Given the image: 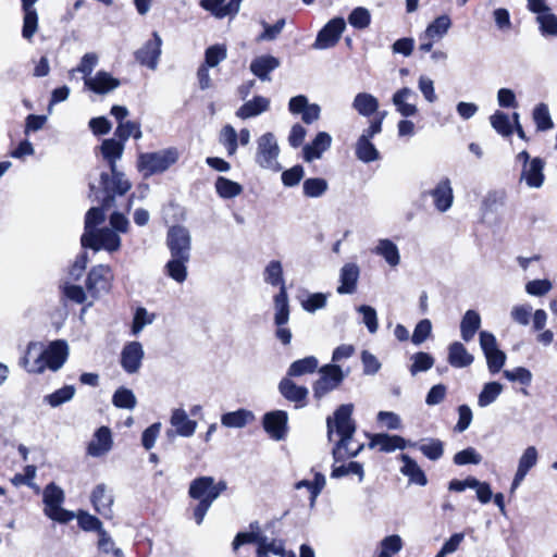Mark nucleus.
I'll use <instances>...</instances> for the list:
<instances>
[{
  "label": "nucleus",
  "mask_w": 557,
  "mask_h": 557,
  "mask_svg": "<svg viewBox=\"0 0 557 557\" xmlns=\"http://www.w3.org/2000/svg\"><path fill=\"white\" fill-rule=\"evenodd\" d=\"M352 411V404L341 405L333 416L326 419L327 440L333 442L334 435L338 436L332 449L336 462L356 457L364 448V444L354 437L357 426L351 417Z\"/></svg>",
  "instance_id": "1"
},
{
  "label": "nucleus",
  "mask_w": 557,
  "mask_h": 557,
  "mask_svg": "<svg viewBox=\"0 0 557 557\" xmlns=\"http://www.w3.org/2000/svg\"><path fill=\"white\" fill-rule=\"evenodd\" d=\"M166 245L171 259L166 262L164 271L177 283H183L187 277V263L190 260L191 235L189 230L183 225L170 227Z\"/></svg>",
  "instance_id": "2"
},
{
  "label": "nucleus",
  "mask_w": 557,
  "mask_h": 557,
  "mask_svg": "<svg viewBox=\"0 0 557 557\" xmlns=\"http://www.w3.org/2000/svg\"><path fill=\"white\" fill-rule=\"evenodd\" d=\"M69 347L64 341L52 342L47 349L30 342L21 363L30 373H42L46 369L58 371L66 361Z\"/></svg>",
  "instance_id": "3"
},
{
  "label": "nucleus",
  "mask_w": 557,
  "mask_h": 557,
  "mask_svg": "<svg viewBox=\"0 0 557 557\" xmlns=\"http://www.w3.org/2000/svg\"><path fill=\"white\" fill-rule=\"evenodd\" d=\"M176 148H166L154 152H144L138 156L137 169L144 177L163 173L178 160Z\"/></svg>",
  "instance_id": "4"
},
{
  "label": "nucleus",
  "mask_w": 557,
  "mask_h": 557,
  "mask_svg": "<svg viewBox=\"0 0 557 557\" xmlns=\"http://www.w3.org/2000/svg\"><path fill=\"white\" fill-rule=\"evenodd\" d=\"M64 492L54 483H49L42 493V502L45 504V515L59 523H66L74 518V513L62 508L64 502Z\"/></svg>",
  "instance_id": "5"
},
{
  "label": "nucleus",
  "mask_w": 557,
  "mask_h": 557,
  "mask_svg": "<svg viewBox=\"0 0 557 557\" xmlns=\"http://www.w3.org/2000/svg\"><path fill=\"white\" fill-rule=\"evenodd\" d=\"M278 154L280 147L273 133L268 132L257 139L255 161L260 168L272 172L281 171Z\"/></svg>",
  "instance_id": "6"
},
{
  "label": "nucleus",
  "mask_w": 557,
  "mask_h": 557,
  "mask_svg": "<svg viewBox=\"0 0 557 557\" xmlns=\"http://www.w3.org/2000/svg\"><path fill=\"white\" fill-rule=\"evenodd\" d=\"M227 488L225 481H215L213 476H199L194 479L188 488V495L198 502H209L213 504L215 499Z\"/></svg>",
  "instance_id": "7"
},
{
  "label": "nucleus",
  "mask_w": 557,
  "mask_h": 557,
  "mask_svg": "<svg viewBox=\"0 0 557 557\" xmlns=\"http://www.w3.org/2000/svg\"><path fill=\"white\" fill-rule=\"evenodd\" d=\"M84 248H91L95 251L100 249L109 252L117 251L121 247V238L115 231L102 227L95 232L84 233L81 238Z\"/></svg>",
  "instance_id": "8"
},
{
  "label": "nucleus",
  "mask_w": 557,
  "mask_h": 557,
  "mask_svg": "<svg viewBox=\"0 0 557 557\" xmlns=\"http://www.w3.org/2000/svg\"><path fill=\"white\" fill-rule=\"evenodd\" d=\"M320 379L313 384V396L321 399L327 393L337 388L346 374L337 364H325L319 370Z\"/></svg>",
  "instance_id": "9"
},
{
  "label": "nucleus",
  "mask_w": 557,
  "mask_h": 557,
  "mask_svg": "<svg viewBox=\"0 0 557 557\" xmlns=\"http://www.w3.org/2000/svg\"><path fill=\"white\" fill-rule=\"evenodd\" d=\"M110 171L112 174L111 178L108 173L102 172L100 174L101 186L103 190L107 193V195L102 199V205L104 208H110L114 201V197L110 193L124 195L132 187V184L125 177L124 173L119 171L117 168H114V170Z\"/></svg>",
  "instance_id": "10"
},
{
  "label": "nucleus",
  "mask_w": 557,
  "mask_h": 557,
  "mask_svg": "<svg viewBox=\"0 0 557 557\" xmlns=\"http://www.w3.org/2000/svg\"><path fill=\"white\" fill-rule=\"evenodd\" d=\"M112 278L110 267L103 264L94 267L88 273L86 288L91 297L97 298L110 290Z\"/></svg>",
  "instance_id": "11"
},
{
  "label": "nucleus",
  "mask_w": 557,
  "mask_h": 557,
  "mask_svg": "<svg viewBox=\"0 0 557 557\" xmlns=\"http://www.w3.org/2000/svg\"><path fill=\"white\" fill-rule=\"evenodd\" d=\"M346 28L343 17H335L329 21L324 27L318 33L313 48L323 50L334 47Z\"/></svg>",
  "instance_id": "12"
},
{
  "label": "nucleus",
  "mask_w": 557,
  "mask_h": 557,
  "mask_svg": "<svg viewBox=\"0 0 557 557\" xmlns=\"http://www.w3.org/2000/svg\"><path fill=\"white\" fill-rule=\"evenodd\" d=\"M170 423L174 430H168L166 436L173 438L175 434L183 437H190L195 434L197 422L189 419L187 412L183 408L172 410Z\"/></svg>",
  "instance_id": "13"
},
{
  "label": "nucleus",
  "mask_w": 557,
  "mask_h": 557,
  "mask_svg": "<svg viewBox=\"0 0 557 557\" xmlns=\"http://www.w3.org/2000/svg\"><path fill=\"white\" fill-rule=\"evenodd\" d=\"M144 357L143 345L136 341L129 342L121 351V367L128 374L137 373L141 368Z\"/></svg>",
  "instance_id": "14"
},
{
  "label": "nucleus",
  "mask_w": 557,
  "mask_h": 557,
  "mask_svg": "<svg viewBox=\"0 0 557 557\" xmlns=\"http://www.w3.org/2000/svg\"><path fill=\"white\" fill-rule=\"evenodd\" d=\"M424 194L432 197L434 207L438 212L444 213L453 206L454 193L451 182L448 177L442 178L433 189L425 191Z\"/></svg>",
  "instance_id": "15"
},
{
  "label": "nucleus",
  "mask_w": 557,
  "mask_h": 557,
  "mask_svg": "<svg viewBox=\"0 0 557 557\" xmlns=\"http://www.w3.org/2000/svg\"><path fill=\"white\" fill-rule=\"evenodd\" d=\"M84 85L97 95H107L120 87L121 82L106 71H98L92 77H85Z\"/></svg>",
  "instance_id": "16"
},
{
  "label": "nucleus",
  "mask_w": 557,
  "mask_h": 557,
  "mask_svg": "<svg viewBox=\"0 0 557 557\" xmlns=\"http://www.w3.org/2000/svg\"><path fill=\"white\" fill-rule=\"evenodd\" d=\"M263 428L271 438L275 441L284 440L287 433V413L283 410L265 413Z\"/></svg>",
  "instance_id": "17"
},
{
  "label": "nucleus",
  "mask_w": 557,
  "mask_h": 557,
  "mask_svg": "<svg viewBox=\"0 0 557 557\" xmlns=\"http://www.w3.org/2000/svg\"><path fill=\"white\" fill-rule=\"evenodd\" d=\"M90 499L98 513L106 519H112L114 497L106 484L100 483L96 485L91 492Z\"/></svg>",
  "instance_id": "18"
},
{
  "label": "nucleus",
  "mask_w": 557,
  "mask_h": 557,
  "mask_svg": "<svg viewBox=\"0 0 557 557\" xmlns=\"http://www.w3.org/2000/svg\"><path fill=\"white\" fill-rule=\"evenodd\" d=\"M153 39L147 41L137 52L136 60L143 64L148 66L151 70H154L158 65V60L161 54V45L162 39L157 32L152 34Z\"/></svg>",
  "instance_id": "19"
},
{
  "label": "nucleus",
  "mask_w": 557,
  "mask_h": 557,
  "mask_svg": "<svg viewBox=\"0 0 557 557\" xmlns=\"http://www.w3.org/2000/svg\"><path fill=\"white\" fill-rule=\"evenodd\" d=\"M539 453L535 446H528L518 460V467L513 476L510 491L513 492L525 479L529 471L537 463Z\"/></svg>",
  "instance_id": "20"
},
{
  "label": "nucleus",
  "mask_w": 557,
  "mask_h": 557,
  "mask_svg": "<svg viewBox=\"0 0 557 557\" xmlns=\"http://www.w3.org/2000/svg\"><path fill=\"white\" fill-rule=\"evenodd\" d=\"M409 446H417L416 443L405 440L399 435L379 433L371 436L370 448L379 447L381 451L392 453L396 449H405Z\"/></svg>",
  "instance_id": "21"
},
{
  "label": "nucleus",
  "mask_w": 557,
  "mask_h": 557,
  "mask_svg": "<svg viewBox=\"0 0 557 557\" xmlns=\"http://www.w3.org/2000/svg\"><path fill=\"white\" fill-rule=\"evenodd\" d=\"M113 446L112 433L108 426L99 428L87 446V454L91 457H101L108 454Z\"/></svg>",
  "instance_id": "22"
},
{
  "label": "nucleus",
  "mask_w": 557,
  "mask_h": 557,
  "mask_svg": "<svg viewBox=\"0 0 557 557\" xmlns=\"http://www.w3.org/2000/svg\"><path fill=\"white\" fill-rule=\"evenodd\" d=\"M360 268L354 262L345 263L339 270V285L336 292L339 295L354 294L357 289Z\"/></svg>",
  "instance_id": "23"
},
{
  "label": "nucleus",
  "mask_w": 557,
  "mask_h": 557,
  "mask_svg": "<svg viewBox=\"0 0 557 557\" xmlns=\"http://www.w3.org/2000/svg\"><path fill=\"white\" fill-rule=\"evenodd\" d=\"M278 391L285 399L295 403L296 408H302L306 406V399L309 394L308 388L297 385L289 377L281 380Z\"/></svg>",
  "instance_id": "24"
},
{
  "label": "nucleus",
  "mask_w": 557,
  "mask_h": 557,
  "mask_svg": "<svg viewBox=\"0 0 557 557\" xmlns=\"http://www.w3.org/2000/svg\"><path fill=\"white\" fill-rule=\"evenodd\" d=\"M23 16L22 37L28 41H32L34 35L38 30V13L35 9V3L38 0H21Z\"/></svg>",
  "instance_id": "25"
},
{
  "label": "nucleus",
  "mask_w": 557,
  "mask_h": 557,
  "mask_svg": "<svg viewBox=\"0 0 557 557\" xmlns=\"http://www.w3.org/2000/svg\"><path fill=\"white\" fill-rule=\"evenodd\" d=\"M281 65L277 58L270 54H262L255 58L250 63V71L262 82L271 81L270 73Z\"/></svg>",
  "instance_id": "26"
},
{
  "label": "nucleus",
  "mask_w": 557,
  "mask_h": 557,
  "mask_svg": "<svg viewBox=\"0 0 557 557\" xmlns=\"http://www.w3.org/2000/svg\"><path fill=\"white\" fill-rule=\"evenodd\" d=\"M544 161L540 158H534L530 164L522 166L520 180L531 188H540L544 183Z\"/></svg>",
  "instance_id": "27"
},
{
  "label": "nucleus",
  "mask_w": 557,
  "mask_h": 557,
  "mask_svg": "<svg viewBox=\"0 0 557 557\" xmlns=\"http://www.w3.org/2000/svg\"><path fill=\"white\" fill-rule=\"evenodd\" d=\"M332 144V137L326 132H320L315 138L304 147V158L306 161L311 162L320 159L324 151H326Z\"/></svg>",
  "instance_id": "28"
},
{
  "label": "nucleus",
  "mask_w": 557,
  "mask_h": 557,
  "mask_svg": "<svg viewBox=\"0 0 557 557\" xmlns=\"http://www.w3.org/2000/svg\"><path fill=\"white\" fill-rule=\"evenodd\" d=\"M399 458L403 461L400 472L409 479V482L420 486L426 485V475L417 461L406 454H401Z\"/></svg>",
  "instance_id": "29"
},
{
  "label": "nucleus",
  "mask_w": 557,
  "mask_h": 557,
  "mask_svg": "<svg viewBox=\"0 0 557 557\" xmlns=\"http://www.w3.org/2000/svg\"><path fill=\"white\" fill-rule=\"evenodd\" d=\"M411 97H414L413 90L409 87H404L398 89L392 98V102L396 107L397 112L405 117L413 116L418 112L417 106L408 102Z\"/></svg>",
  "instance_id": "30"
},
{
  "label": "nucleus",
  "mask_w": 557,
  "mask_h": 557,
  "mask_svg": "<svg viewBox=\"0 0 557 557\" xmlns=\"http://www.w3.org/2000/svg\"><path fill=\"white\" fill-rule=\"evenodd\" d=\"M102 158L108 162L110 170H114L116 162L122 158L124 144L115 138L104 139L100 146Z\"/></svg>",
  "instance_id": "31"
},
{
  "label": "nucleus",
  "mask_w": 557,
  "mask_h": 557,
  "mask_svg": "<svg viewBox=\"0 0 557 557\" xmlns=\"http://www.w3.org/2000/svg\"><path fill=\"white\" fill-rule=\"evenodd\" d=\"M379 100L373 95L362 91L358 92L351 103L352 109L361 116L369 117L379 109Z\"/></svg>",
  "instance_id": "32"
},
{
  "label": "nucleus",
  "mask_w": 557,
  "mask_h": 557,
  "mask_svg": "<svg viewBox=\"0 0 557 557\" xmlns=\"http://www.w3.org/2000/svg\"><path fill=\"white\" fill-rule=\"evenodd\" d=\"M373 252L382 257L392 268H395L400 263L399 249L397 245L388 238L379 239Z\"/></svg>",
  "instance_id": "33"
},
{
  "label": "nucleus",
  "mask_w": 557,
  "mask_h": 557,
  "mask_svg": "<svg viewBox=\"0 0 557 557\" xmlns=\"http://www.w3.org/2000/svg\"><path fill=\"white\" fill-rule=\"evenodd\" d=\"M270 108V100L262 96H256L252 100L245 102L237 111L236 116L246 120L257 116Z\"/></svg>",
  "instance_id": "34"
},
{
  "label": "nucleus",
  "mask_w": 557,
  "mask_h": 557,
  "mask_svg": "<svg viewBox=\"0 0 557 557\" xmlns=\"http://www.w3.org/2000/svg\"><path fill=\"white\" fill-rule=\"evenodd\" d=\"M253 420L255 414L244 408L221 416V423L225 428L243 429Z\"/></svg>",
  "instance_id": "35"
},
{
  "label": "nucleus",
  "mask_w": 557,
  "mask_h": 557,
  "mask_svg": "<svg viewBox=\"0 0 557 557\" xmlns=\"http://www.w3.org/2000/svg\"><path fill=\"white\" fill-rule=\"evenodd\" d=\"M449 364L454 368H466L469 367L474 358L467 350L463 344L459 342H454L448 347V358Z\"/></svg>",
  "instance_id": "36"
},
{
  "label": "nucleus",
  "mask_w": 557,
  "mask_h": 557,
  "mask_svg": "<svg viewBox=\"0 0 557 557\" xmlns=\"http://www.w3.org/2000/svg\"><path fill=\"white\" fill-rule=\"evenodd\" d=\"M450 26V17L446 14H443L436 17L431 24L428 25L424 33L420 36V40H441L447 34Z\"/></svg>",
  "instance_id": "37"
},
{
  "label": "nucleus",
  "mask_w": 557,
  "mask_h": 557,
  "mask_svg": "<svg viewBox=\"0 0 557 557\" xmlns=\"http://www.w3.org/2000/svg\"><path fill=\"white\" fill-rule=\"evenodd\" d=\"M481 325V317L474 310H468L460 323V333L465 342H470Z\"/></svg>",
  "instance_id": "38"
},
{
  "label": "nucleus",
  "mask_w": 557,
  "mask_h": 557,
  "mask_svg": "<svg viewBox=\"0 0 557 557\" xmlns=\"http://www.w3.org/2000/svg\"><path fill=\"white\" fill-rule=\"evenodd\" d=\"M274 322L289 321L288 295L285 286H281L278 294L274 296Z\"/></svg>",
  "instance_id": "39"
},
{
  "label": "nucleus",
  "mask_w": 557,
  "mask_h": 557,
  "mask_svg": "<svg viewBox=\"0 0 557 557\" xmlns=\"http://www.w3.org/2000/svg\"><path fill=\"white\" fill-rule=\"evenodd\" d=\"M414 443L416 447L430 460L436 461L444 454V443L438 438H424Z\"/></svg>",
  "instance_id": "40"
},
{
  "label": "nucleus",
  "mask_w": 557,
  "mask_h": 557,
  "mask_svg": "<svg viewBox=\"0 0 557 557\" xmlns=\"http://www.w3.org/2000/svg\"><path fill=\"white\" fill-rule=\"evenodd\" d=\"M216 194L223 199H232L243 193V186L224 176H219L214 184Z\"/></svg>",
  "instance_id": "41"
},
{
  "label": "nucleus",
  "mask_w": 557,
  "mask_h": 557,
  "mask_svg": "<svg viewBox=\"0 0 557 557\" xmlns=\"http://www.w3.org/2000/svg\"><path fill=\"white\" fill-rule=\"evenodd\" d=\"M319 361L315 357L309 356L299 360L294 361L288 370L287 375L288 376H301L305 374H310L315 372L318 369Z\"/></svg>",
  "instance_id": "42"
},
{
  "label": "nucleus",
  "mask_w": 557,
  "mask_h": 557,
  "mask_svg": "<svg viewBox=\"0 0 557 557\" xmlns=\"http://www.w3.org/2000/svg\"><path fill=\"white\" fill-rule=\"evenodd\" d=\"M267 554L272 557H296L293 552L284 549L283 544L277 541H268L265 536L260 537L257 554Z\"/></svg>",
  "instance_id": "43"
},
{
  "label": "nucleus",
  "mask_w": 557,
  "mask_h": 557,
  "mask_svg": "<svg viewBox=\"0 0 557 557\" xmlns=\"http://www.w3.org/2000/svg\"><path fill=\"white\" fill-rule=\"evenodd\" d=\"M355 153L356 157L364 163H370L380 159L379 150L370 140H367L366 138L357 140Z\"/></svg>",
  "instance_id": "44"
},
{
  "label": "nucleus",
  "mask_w": 557,
  "mask_h": 557,
  "mask_svg": "<svg viewBox=\"0 0 557 557\" xmlns=\"http://www.w3.org/2000/svg\"><path fill=\"white\" fill-rule=\"evenodd\" d=\"M503 392V385L498 382L486 383L478 396V405L485 408L493 404Z\"/></svg>",
  "instance_id": "45"
},
{
  "label": "nucleus",
  "mask_w": 557,
  "mask_h": 557,
  "mask_svg": "<svg viewBox=\"0 0 557 557\" xmlns=\"http://www.w3.org/2000/svg\"><path fill=\"white\" fill-rule=\"evenodd\" d=\"M263 280L272 286H285L283 278V265L278 260L270 261L263 272Z\"/></svg>",
  "instance_id": "46"
},
{
  "label": "nucleus",
  "mask_w": 557,
  "mask_h": 557,
  "mask_svg": "<svg viewBox=\"0 0 557 557\" xmlns=\"http://www.w3.org/2000/svg\"><path fill=\"white\" fill-rule=\"evenodd\" d=\"M112 404L116 408L133 410L137 405V399L133 391L120 387L112 396Z\"/></svg>",
  "instance_id": "47"
},
{
  "label": "nucleus",
  "mask_w": 557,
  "mask_h": 557,
  "mask_svg": "<svg viewBox=\"0 0 557 557\" xmlns=\"http://www.w3.org/2000/svg\"><path fill=\"white\" fill-rule=\"evenodd\" d=\"M220 143L226 149L228 157L236 153L238 148V135L232 125L227 124L222 127L220 132Z\"/></svg>",
  "instance_id": "48"
},
{
  "label": "nucleus",
  "mask_w": 557,
  "mask_h": 557,
  "mask_svg": "<svg viewBox=\"0 0 557 557\" xmlns=\"http://www.w3.org/2000/svg\"><path fill=\"white\" fill-rule=\"evenodd\" d=\"M75 395V387L73 385H65L55 392L46 395L44 401L52 408L59 407L64 403L70 401Z\"/></svg>",
  "instance_id": "49"
},
{
  "label": "nucleus",
  "mask_w": 557,
  "mask_h": 557,
  "mask_svg": "<svg viewBox=\"0 0 557 557\" xmlns=\"http://www.w3.org/2000/svg\"><path fill=\"white\" fill-rule=\"evenodd\" d=\"M329 189L326 180L321 177L307 178L302 184L304 195L309 198H319Z\"/></svg>",
  "instance_id": "50"
},
{
  "label": "nucleus",
  "mask_w": 557,
  "mask_h": 557,
  "mask_svg": "<svg viewBox=\"0 0 557 557\" xmlns=\"http://www.w3.org/2000/svg\"><path fill=\"white\" fill-rule=\"evenodd\" d=\"M348 474L357 475L359 482H362L364 479L363 466L360 462L350 461L347 465L333 467L332 472H331V476L333 479H339V478L346 476Z\"/></svg>",
  "instance_id": "51"
},
{
  "label": "nucleus",
  "mask_w": 557,
  "mask_h": 557,
  "mask_svg": "<svg viewBox=\"0 0 557 557\" xmlns=\"http://www.w3.org/2000/svg\"><path fill=\"white\" fill-rule=\"evenodd\" d=\"M326 483L325 476L322 473L317 472L314 474V480L308 481V480H301L295 484L296 490L302 488V485H309V493H310V503L311 506L314 505L317 497L322 492Z\"/></svg>",
  "instance_id": "52"
},
{
  "label": "nucleus",
  "mask_w": 557,
  "mask_h": 557,
  "mask_svg": "<svg viewBox=\"0 0 557 557\" xmlns=\"http://www.w3.org/2000/svg\"><path fill=\"white\" fill-rule=\"evenodd\" d=\"M490 122L498 134L503 136H509L512 134V125L509 116L506 113L496 111L493 115H491Z\"/></svg>",
  "instance_id": "53"
},
{
  "label": "nucleus",
  "mask_w": 557,
  "mask_h": 557,
  "mask_svg": "<svg viewBox=\"0 0 557 557\" xmlns=\"http://www.w3.org/2000/svg\"><path fill=\"white\" fill-rule=\"evenodd\" d=\"M412 364L410 366V373L416 375L419 372L430 370L434 364V358L428 352H417L411 357Z\"/></svg>",
  "instance_id": "54"
},
{
  "label": "nucleus",
  "mask_w": 557,
  "mask_h": 557,
  "mask_svg": "<svg viewBox=\"0 0 557 557\" xmlns=\"http://www.w3.org/2000/svg\"><path fill=\"white\" fill-rule=\"evenodd\" d=\"M154 318L156 315L153 313H149L147 309L143 307L137 308L133 319L132 334L138 335L145 326L154 321Z\"/></svg>",
  "instance_id": "55"
},
{
  "label": "nucleus",
  "mask_w": 557,
  "mask_h": 557,
  "mask_svg": "<svg viewBox=\"0 0 557 557\" xmlns=\"http://www.w3.org/2000/svg\"><path fill=\"white\" fill-rule=\"evenodd\" d=\"M348 23L357 29H364L371 23V14L363 7L355 8L348 16Z\"/></svg>",
  "instance_id": "56"
},
{
  "label": "nucleus",
  "mask_w": 557,
  "mask_h": 557,
  "mask_svg": "<svg viewBox=\"0 0 557 557\" xmlns=\"http://www.w3.org/2000/svg\"><path fill=\"white\" fill-rule=\"evenodd\" d=\"M540 25V30L544 36H557V16L549 12H544L542 15L536 16Z\"/></svg>",
  "instance_id": "57"
},
{
  "label": "nucleus",
  "mask_w": 557,
  "mask_h": 557,
  "mask_svg": "<svg viewBox=\"0 0 557 557\" xmlns=\"http://www.w3.org/2000/svg\"><path fill=\"white\" fill-rule=\"evenodd\" d=\"M226 59V48L223 45H213L207 48L205 52L203 65L208 67H214L220 62Z\"/></svg>",
  "instance_id": "58"
},
{
  "label": "nucleus",
  "mask_w": 557,
  "mask_h": 557,
  "mask_svg": "<svg viewBox=\"0 0 557 557\" xmlns=\"http://www.w3.org/2000/svg\"><path fill=\"white\" fill-rule=\"evenodd\" d=\"M533 119L539 131H547L553 127L548 107L544 103H540L534 108Z\"/></svg>",
  "instance_id": "59"
},
{
  "label": "nucleus",
  "mask_w": 557,
  "mask_h": 557,
  "mask_svg": "<svg viewBox=\"0 0 557 557\" xmlns=\"http://www.w3.org/2000/svg\"><path fill=\"white\" fill-rule=\"evenodd\" d=\"M453 460L457 466L479 465L482 461V456L475 448L468 447L455 454Z\"/></svg>",
  "instance_id": "60"
},
{
  "label": "nucleus",
  "mask_w": 557,
  "mask_h": 557,
  "mask_svg": "<svg viewBox=\"0 0 557 557\" xmlns=\"http://www.w3.org/2000/svg\"><path fill=\"white\" fill-rule=\"evenodd\" d=\"M98 62H99V59L95 52L85 53L82 57L79 64L75 69H73L71 71V73L72 74L75 72L82 73L84 75V78L92 77L94 75H91V73H92L94 69L97 66Z\"/></svg>",
  "instance_id": "61"
},
{
  "label": "nucleus",
  "mask_w": 557,
  "mask_h": 557,
  "mask_svg": "<svg viewBox=\"0 0 557 557\" xmlns=\"http://www.w3.org/2000/svg\"><path fill=\"white\" fill-rule=\"evenodd\" d=\"M225 1L226 0H200L199 5L216 18H224L230 15V10H226Z\"/></svg>",
  "instance_id": "62"
},
{
  "label": "nucleus",
  "mask_w": 557,
  "mask_h": 557,
  "mask_svg": "<svg viewBox=\"0 0 557 557\" xmlns=\"http://www.w3.org/2000/svg\"><path fill=\"white\" fill-rule=\"evenodd\" d=\"M357 311L362 314V322L367 326L368 331L371 334H374L377 331V314L373 307L361 305L357 308Z\"/></svg>",
  "instance_id": "63"
},
{
  "label": "nucleus",
  "mask_w": 557,
  "mask_h": 557,
  "mask_svg": "<svg viewBox=\"0 0 557 557\" xmlns=\"http://www.w3.org/2000/svg\"><path fill=\"white\" fill-rule=\"evenodd\" d=\"M487 362V368L492 374L498 373L504 367L506 361V355L500 349L496 348L491 352L484 354Z\"/></svg>",
  "instance_id": "64"
}]
</instances>
